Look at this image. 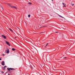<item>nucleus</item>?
<instances>
[{"label": "nucleus", "mask_w": 75, "mask_h": 75, "mask_svg": "<svg viewBox=\"0 0 75 75\" xmlns=\"http://www.w3.org/2000/svg\"><path fill=\"white\" fill-rule=\"evenodd\" d=\"M8 5L9 6V7H11V8H15V9H17V7L16 6H11V5H10V4H8Z\"/></svg>", "instance_id": "obj_1"}, {"label": "nucleus", "mask_w": 75, "mask_h": 75, "mask_svg": "<svg viewBox=\"0 0 75 75\" xmlns=\"http://www.w3.org/2000/svg\"><path fill=\"white\" fill-rule=\"evenodd\" d=\"M7 69L10 71V70H12V71H14V70H15V69H14L13 68H7Z\"/></svg>", "instance_id": "obj_2"}, {"label": "nucleus", "mask_w": 75, "mask_h": 75, "mask_svg": "<svg viewBox=\"0 0 75 75\" xmlns=\"http://www.w3.org/2000/svg\"><path fill=\"white\" fill-rule=\"evenodd\" d=\"M6 44H7V45H8L9 46H10V44H9V42H8L7 41H5Z\"/></svg>", "instance_id": "obj_3"}, {"label": "nucleus", "mask_w": 75, "mask_h": 75, "mask_svg": "<svg viewBox=\"0 0 75 75\" xmlns=\"http://www.w3.org/2000/svg\"><path fill=\"white\" fill-rule=\"evenodd\" d=\"M2 36L4 38V39H6V36H5V35H2Z\"/></svg>", "instance_id": "obj_4"}, {"label": "nucleus", "mask_w": 75, "mask_h": 75, "mask_svg": "<svg viewBox=\"0 0 75 75\" xmlns=\"http://www.w3.org/2000/svg\"><path fill=\"white\" fill-rule=\"evenodd\" d=\"M6 51H7L6 52V53L7 54H8L10 52V51H9V50H8V49H7L6 50Z\"/></svg>", "instance_id": "obj_5"}, {"label": "nucleus", "mask_w": 75, "mask_h": 75, "mask_svg": "<svg viewBox=\"0 0 75 75\" xmlns=\"http://www.w3.org/2000/svg\"><path fill=\"white\" fill-rule=\"evenodd\" d=\"M2 65L3 66H4V65H5V64L4 63V61L2 62Z\"/></svg>", "instance_id": "obj_6"}, {"label": "nucleus", "mask_w": 75, "mask_h": 75, "mask_svg": "<svg viewBox=\"0 0 75 75\" xmlns=\"http://www.w3.org/2000/svg\"><path fill=\"white\" fill-rule=\"evenodd\" d=\"M59 16L60 17H61L62 18H64L62 16H61L60 15H59Z\"/></svg>", "instance_id": "obj_7"}, {"label": "nucleus", "mask_w": 75, "mask_h": 75, "mask_svg": "<svg viewBox=\"0 0 75 75\" xmlns=\"http://www.w3.org/2000/svg\"><path fill=\"white\" fill-rule=\"evenodd\" d=\"M2 69L3 70H5L6 68H5L4 67H2Z\"/></svg>", "instance_id": "obj_8"}, {"label": "nucleus", "mask_w": 75, "mask_h": 75, "mask_svg": "<svg viewBox=\"0 0 75 75\" xmlns=\"http://www.w3.org/2000/svg\"><path fill=\"white\" fill-rule=\"evenodd\" d=\"M9 29L10 31H12V32H13V31L11 29H10V28H9Z\"/></svg>", "instance_id": "obj_9"}, {"label": "nucleus", "mask_w": 75, "mask_h": 75, "mask_svg": "<svg viewBox=\"0 0 75 75\" xmlns=\"http://www.w3.org/2000/svg\"><path fill=\"white\" fill-rule=\"evenodd\" d=\"M12 50L13 51H15V50H16L13 48Z\"/></svg>", "instance_id": "obj_10"}, {"label": "nucleus", "mask_w": 75, "mask_h": 75, "mask_svg": "<svg viewBox=\"0 0 75 75\" xmlns=\"http://www.w3.org/2000/svg\"><path fill=\"white\" fill-rule=\"evenodd\" d=\"M30 16H31V15H28V17H30Z\"/></svg>", "instance_id": "obj_11"}, {"label": "nucleus", "mask_w": 75, "mask_h": 75, "mask_svg": "<svg viewBox=\"0 0 75 75\" xmlns=\"http://www.w3.org/2000/svg\"><path fill=\"white\" fill-rule=\"evenodd\" d=\"M1 73L2 74H4V72L3 71H2L1 72Z\"/></svg>", "instance_id": "obj_12"}, {"label": "nucleus", "mask_w": 75, "mask_h": 75, "mask_svg": "<svg viewBox=\"0 0 75 75\" xmlns=\"http://www.w3.org/2000/svg\"><path fill=\"white\" fill-rule=\"evenodd\" d=\"M29 4H31V3L29 2L28 3Z\"/></svg>", "instance_id": "obj_13"}, {"label": "nucleus", "mask_w": 75, "mask_h": 75, "mask_svg": "<svg viewBox=\"0 0 75 75\" xmlns=\"http://www.w3.org/2000/svg\"><path fill=\"white\" fill-rule=\"evenodd\" d=\"M63 7H66V5H64V6H63Z\"/></svg>", "instance_id": "obj_14"}, {"label": "nucleus", "mask_w": 75, "mask_h": 75, "mask_svg": "<svg viewBox=\"0 0 75 75\" xmlns=\"http://www.w3.org/2000/svg\"><path fill=\"white\" fill-rule=\"evenodd\" d=\"M5 68H6V66H5L4 67Z\"/></svg>", "instance_id": "obj_15"}, {"label": "nucleus", "mask_w": 75, "mask_h": 75, "mask_svg": "<svg viewBox=\"0 0 75 75\" xmlns=\"http://www.w3.org/2000/svg\"><path fill=\"white\" fill-rule=\"evenodd\" d=\"M2 55H3L4 56L5 55V54H2Z\"/></svg>", "instance_id": "obj_16"}, {"label": "nucleus", "mask_w": 75, "mask_h": 75, "mask_svg": "<svg viewBox=\"0 0 75 75\" xmlns=\"http://www.w3.org/2000/svg\"><path fill=\"white\" fill-rule=\"evenodd\" d=\"M74 4H72V6H74Z\"/></svg>", "instance_id": "obj_17"}, {"label": "nucleus", "mask_w": 75, "mask_h": 75, "mask_svg": "<svg viewBox=\"0 0 75 75\" xmlns=\"http://www.w3.org/2000/svg\"><path fill=\"white\" fill-rule=\"evenodd\" d=\"M62 4L64 5V4H65H65H64V3H62Z\"/></svg>", "instance_id": "obj_18"}, {"label": "nucleus", "mask_w": 75, "mask_h": 75, "mask_svg": "<svg viewBox=\"0 0 75 75\" xmlns=\"http://www.w3.org/2000/svg\"><path fill=\"white\" fill-rule=\"evenodd\" d=\"M67 57H64V58H67Z\"/></svg>", "instance_id": "obj_19"}, {"label": "nucleus", "mask_w": 75, "mask_h": 75, "mask_svg": "<svg viewBox=\"0 0 75 75\" xmlns=\"http://www.w3.org/2000/svg\"><path fill=\"white\" fill-rule=\"evenodd\" d=\"M41 33H44L43 32L41 33H40V34H41Z\"/></svg>", "instance_id": "obj_20"}, {"label": "nucleus", "mask_w": 75, "mask_h": 75, "mask_svg": "<svg viewBox=\"0 0 75 75\" xmlns=\"http://www.w3.org/2000/svg\"><path fill=\"white\" fill-rule=\"evenodd\" d=\"M48 43H47V44L46 45V46H47V45H48Z\"/></svg>", "instance_id": "obj_21"}, {"label": "nucleus", "mask_w": 75, "mask_h": 75, "mask_svg": "<svg viewBox=\"0 0 75 75\" xmlns=\"http://www.w3.org/2000/svg\"><path fill=\"white\" fill-rule=\"evenodd\" d=\"M1 60V58H0V61Z\"/></svg>", "instance_id": "obj_22"}, {"label": "nucleus", "mask_w": 75, "mask_h": 75, "mask_svg": "<svg viewBox=\"0 0 75 75\" xmlns=\"http://www.w3.org/2000/svg\"><path fill=\"white\" fill-rule=\"evenodd\" d=\"M55 33H58V32H56Z\"/></svg>", "instance_id": "obj_23"}, {"label": "nucleus", "mask_w": 75, "mask_h": 75, "mask_svg": "<svg viewBox=\"0 0 75 75\" xmlns=\"http://www.w3.org/2000/svg\"><path fill=\"white\" fill-rule=\"evenodd\" d=\"M15 38H16V37H15Z\"/></svg>", "instance_id": "obj_24"}, {"label": "nucleus", "mask_w": 75, "mask_h": 75, "mask_svg": "<svg viewBox=\"0 0 75 75\" xmlns=\"http://www.w3.org/2000/svg\"><path fill=\"white\" fill-rule=\"evenodd\" d=\"M52 0V1H53V0Z\"/></svg>", "instance_id": "obj_25"}, {"label": "nucleus", "mask_w": 75, "mask_h": 75, "mask_svg": "<svg viewBox=\"0 0 75 75\" xmlns=\"http://www.w3.org/2000/svg\"><path fill=\"white\" fill-rule=\"evenodd\" d=\"M8 75H10V74H8Z\"/></svg>", "instance_id": "obj_26"}, {"label": "nucleus", "mask_w": 75, "mask_h": 75, "mask_svg": "<svg viewBox=\"0 0 75 75\" xmlns=\"http://www.w3.org/2000/svg\"><path fill=\"white\" fill-rule=\"evenodd\" d=\"M2 9H3V8H2Z\"/></svg>", "instance_id": "obj_27"}, {"label": "nucleus", "mask_w": 75, "mask_h": 75, "mask_svg": "<svg viewBox=\"0 0 75 75\" xmlns=\"http://www.w3.org/2000/svg\"><path fill=\"white\" fill-rule=\"evenodd\" d=\"M44 27V26H43V27Z\"/></svg>", "instance_id": "obj_28"}]
</instances>
